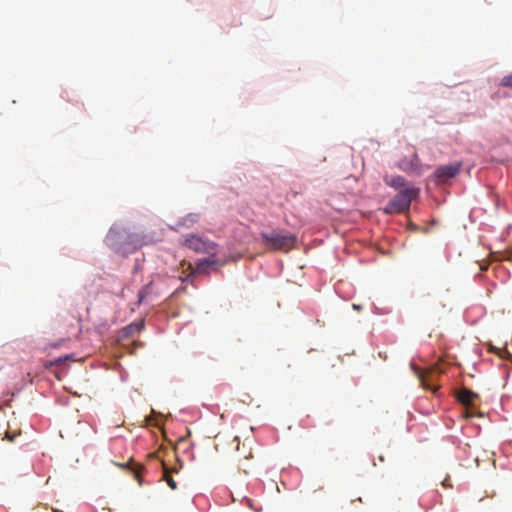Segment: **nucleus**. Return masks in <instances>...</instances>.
Here are the masks:
<instances>
[{
	"label": "nucleus",
	"mask_w": 512,
	"mask_h": 512,
	"mask_svg": "<svg viewBox=\"0 0 512 512\" xmlns=\"http://www.w3.org/2000/svg\"><path fill=\"white\" fill-rule=\"evenodd\" d=\"M158 238L143 233L131 232L121 223L113 224L105 237L107 246L122 256L134 253L144 245L157 241Z\"/></svg>",
	"instance_id": "f257e3e1"
},
{
	"label": "nucleus",
	"mask_w": 512,
	"mask_h": 512,
	"mask_svg": "<svg viewBox=\"0 0 512 512\" xmlns=\"http://www.w3.org/2000/svg\"><path fill=\"white\" fill-rule=\"evenodd\" d=\"M417 194H395L394 197L382 208L385 214H399L406 212Z\"/></svg>",
	"instance_id": "f03ea898"
},
{
	"label": "nucleus",
	"mask_w": 512,
	"mask_h": 512,
	"mask_svg": "<svg viewBox=\"0 0 512 512\" xmlns=\"http://www.w3.org/2000/svg\"><path fill=\"white\" fill-rule=\"evenodd\" d=\"M461 167V162H453L447 165H442L434 171L432 180L436 184H448L451 179L459 174Z\"/></svg>",
	"instance_id": "7ed1b4c3"
},
{
	"label": "nucleus",
	"mask_w": 512,
	"mask_h": 512,
	"mask_svg": "<svg viewBox=\"0 0 512 512\" xmlns=\"http://www.w3.org/2000/svg\"><path fill=\"white\" fill-rule=\"evenodd\" d=\"M398 167L404 172L413 173L416 175H420L424 172V167L416 153L402 158L398 163Z\"/></svg>",
	"instance_id": "20e7f679"
},
{
	"label": "nucleus",
	"mask_w": 512,
	"mask_h": 512,
	"mask_svg": "<svg viewBox=\"0 0 512 512\" xmlns=\"http://www.w3.org/2000/svg\"><path fill=\"white\" fill-rule=\"evenodd\" d=\"M264 242L271 250L284 249L288 244V237L278 232L262 233Z\"/></svg>",
	"instance_id": "39448f33"
},
{
	"label": "nucleus",
	"mask_w": 512,
	"mask_h": 512,
	"mask_svg": "<svg viewBox=\"0 0 512 512\" xmlns=\"http://www.w3.org/2000/svg\"><path fill=\"white\" fill-rule=\"evenodd\" d=\"M184 245L187 246L190 249L195 250L196 252H205L210 253L213 249L215 244L211 242H206L202 240L200 237H197L195 235H190L184 240Z\"/></svg>",
	"instance_id": "423d86ee"
},
{
	"label": "nucleus",
	"mask_w": 512,
	"mask_h": 512,
	"mask_svg": "<svg viewBox=\"0 0 512 512\" xmlns=\"http://www.w3.org/2000/svg\"><path fill=\"white\" fill-rule=\"evenodd\" d=\"M219 264V259L215 257V255H212L208 258H205V259H199L195 265V269L192 271L191 274H194V273H198V274H203V273H206L208 268L212 267V266H215V265H218Z\"/></svg>",
	"instance_id": "0eeeda50"
},
{
	"label": "nucleus",
	"mask_w": 512,
	"mask_h": 512,
	"mask_svg": "<svg viewBox=\"0 0 512 512\" xmlns=\"http://www.w3.org/2000/svg\"><path fill=\"white\" fill-rule=\"evenodd\" d=\"M199 214L189 213L186 216L179 219L172 227L176 231H180L183 228H191L195 223L199 221Z\"/></svg>",
	"instance_id": "6e6552de"
},
{
	"label": "nucleus",
	"mask_w": 512,
	"mask_h": 512,
	"mask_svg": "<svg viewBox=\"0 0 512 512\" xmlns=\"http://www.w3.org/2000/svg\"><path fill=\"white\" fill-rule=\"evenodd\" d=\"M385 182L388 186L393 189H403L400 192H416L415 190L406 189L405 187V179L399 175H387L385 177Z\"/></svg>",
	"instance_id": "1a4fd4ad"
},
{
	"label": "nucleus",
	"mask_w": 512,
	"mask_h": 512,
	"mask_svg": "<svg viewBox=\"0 0 512 512\" xmlns=\"http://www.w3.org/2000/svg\"><path fill=\"white\" fill-rule=\"evenodd\" d=\"M476 398L478 395L467 388H462L457 393L458 401L465 406L472 405Z\"/></svg>",
	"instance_id": "9d476101"
},
{
	"label": "nucleus",
	"mask_w": 512,
	"mask_h": 512,
	"mask_svg": "<svg viewBox=\"0 0 512 512\" xmlns=\"http://www.w3.org/2000/svg\"><path fill=\"white\" fill-rule=\"evenodd\" d=\"M163 478L166 481L167 485L172 490H175L177 488V484H176L175 480L173 479V477L170 475V473L168 471L164 472Z\"/></svg>",
	"instance_id": "9b49d317"
},
{
	"label": "nucleus",
	"mask_w": 512,
	"mask_h": 512,
	"mask_svg": "<svg viewBox=\"0 0 512 512\" xmlns=\"http://www.w3.org/2000/svg\"><path fill=\"white\" fill-rule=\"evenodd\" d=\"M501 85L512 88V73L502 78Z\"/></svg>",
	"instance_id": "f8f14e48"
},
{
	"label": "nucleus",
	"mask_w": 512,
	"mask_h": 512,
	"mask_svg": "<svg viewBox=\"0 0 512 512\" xmlns=\"http://www.w3.org/2000/svg\"><path fill=\"white\" fill-rule=\"evenodd\" d=\"M143 326H144V324H143V322H141V323L131 324L127 327V329L130 331L140 332L142 330Z\"/></svg>",
	"instance_id": "ddd939ff"
},
{
	"label": "nucleus",
	"mask_w": 512,
	"mask_h": 512,
	"mask_svg": "<svg viewBox=\"0 0 512 512\" xmlns=\"http://www.w3.org/2000/svg\"><path fill=\"white\" fill-rule=\"evenodd\" d=\"M289 240H290V248H291L297 239L295 236L290 235Z\"/></svg>",
	"instance_id": "4468645a"
},
{
	"label": "nucleus",
	"mask_w": 512,
	"mask_h": 512,
	"mask_svg": "<svg viewBox=\"0 0 512 512\" xmlns=\"http://www.w3.org/2000/svg\"><path fill=\"white\" fill-rule=\"evenodd\" d=\"M15 437L16 434L10 435L8 432L6 433V438L9 439L10 441H13Z\"/></svg>",
	"instance_id": "2eb2a0df"
},
{
	"label": "nucleus",
	"mask_w": 512,
	"mask_h": 512,
	"mask_svg": "<svg viewBox=\"0 0 512 512\" xmlns=\"http://www.w3.org/2000/svg\"><path fill=\"white\" fill-rule=\"evenodd\" d=\"M63 362V359L62 358H58L54 361V363L56 364H59V363H62Z\"/></svg>",
	"instance_id": "dca6fc26"
},
{
	"label": "nucleus",
	"mask_w": 512,
	"mask_h": 512,
	"mask_svg": "<svg viewBox=\"0 0 512 512\" xmlns=\"http://www.w3.org/2000/svg\"><path fill=\"white\" fill-rule=\"evenodd\" d=\"M135 477L139 480V473L135 472Z\"/></svg>",
	"instance_id": "f3484780"
}]
</instances>
